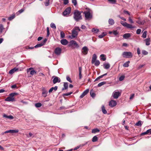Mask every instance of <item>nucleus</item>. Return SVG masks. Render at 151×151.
Wrapping results in <instances>:
<instances>
[{
	"mask_svg": "<svg viewBox=\"0 0 151 151\" xmlns=\"http://www.w3.org/2000/svg\"><path fill=\"white\" fill-rule=\"evenodd\" d=\"M35 106L36 107H40L42 106V104L40 103H37L35 104Z\"/></svg>",
	"mask_w": 151,
	"mask_h": 151,
	"instance_id": "nucleus-38",
	"label": "nucleus"
},
{
	"mask_svg": "<svg viewBox=\"0 0 151 151\" xmlns=\"http://www.w3.org/2000/svg\"><path fill=\"white\" fill-rule=\"evenodd\" d=\"M19 70L18 68H14L11 70L9 72V73L10 74H12L15 72L18 71Z\"/></svg>",
	"mask_w": 151,
	"mask_h": 151,
	"instance_id": "nucleus-13",
	"label": "nucleus"
},
{
	"mask_svg": "<svg viewBox=\"0 0 151 151\" xmlns=\"http://www.w3.org/2000/svg\"><path fill=\"white\" fill-rule=\"evenodd\" d=\"M146 42V45H150V38H147L145 40Z\"/></svg>",
	"mask_w": 151,
	"mask_h": 151,
	"instance_id": "nucleus-24",
	"label": "nucleus"
},
{
	"mask_svg": "<svg viewBox=\"0 0 151 151\" xmlns=\"http://www.w3.org/2000/svg\"><path fill=\"white\" fill-rule=\"evenodd\" d=\"M17 93H12L10 94L9 96L11 97H13V96L17 95Z\"/></svg>",
	"mask_w": 151,
	"mask_h": 151,
	"instance_id": "nucleus-42",
	"label": "nucleus"
},
{
	"mask_svg": "<svg viewBox=\"0 0 151 151\" xmlns=\"http://www.w3.org/2000/svg\"><path fill=\"white\" fill-rule=\"evenodd\" d=\"M72 3L75 6H76L77 4L76 0H72Z\"/></svg>",
	"mask_w": 151,
	"mask_h": 151,
	"instance_id": "nucleus-51",
	"label": "nucleus"
},
{
	"mask_svg": "<svg viewBox=\"0 0 151 151\" xmlns=\"http://www.w3.org/2000/svg\"><path fill=\"white\" fill-rule=\"evenodd\" d=\"M129 21L130 23H134L133 21L130 17H129Z\"/></svg>",
	"mask_w": 151,
	"mask_h": 151,
	"instance_id": "nucleus-58",
	"label": "nucleus"
},
{
	"mask_svg": "<svg viewBox=\"0 0 151 151\" xmlns=\"http://www.w3.org/2000/svg\"><path fill=\"white\" fill-rule=\"evenodd\" d=\"M49 0H46L45 3V5L47 6L49 5Z\"/></svg>",
	"mask_w": 151,
	"mask_h": 151,
	"instance_id": "nucleus-54",
	"label": "nucleus"
},
{
	"mask_svg": "<svg viewBox=\"0 0 151 151\" xmlns=\"http://www.w3.org/2000/svg\"><path fill=\"white\" fill-rule=\"evenodd\" d=\"M95 62V63L94 64L96 66H98L100 63V62L99 60H96Z\"/></svg>",
	"mask_w": 151,
	"mask_h": 151,
	"instance_id": "nucleus-45",
	"label": "nucleus"
},
{
	"mask_svg": "<svg viewBox=\"0 0 151 151\" xmlns=\"http://www.w3.org/2000/svg\"><path fill=\"white\" fill-rule=\"evenodd\" d=\"M78 34V32L75 29H73L72 31V36L74 38L76 37Z\"/></svg>",
	"mask_w": 151,
	"mask_h": 151,
	"instance_id": "nucleus-12",
	"label": "nucleus"
},
{
	"mask_svg": "<svg viewBox=\"0 0 151 151\" xmlns=\"http://www.w3.org/2000/svg\"><path fill=\"white\" fill-rule=\"evenodd\" d=\"M121 24L124 27H126L128 28H135L134 26H133L132 24L127 23L126 22L121 21Z\"/></svg>",
	"mask_w": 151,
	"mask_h": 151,
	"instance_id": "nucleus-3",
	"label": "nucleus"
},
{
	"mask_svg": "<svg viewBox=\"0 0 151 151\" xmlns=\"http://www.w3.org/2000/svg\"><path fill=\"white\" fill-rule=\"evenodd\" d=\"M88 49L86 46H84L82 49V52L84 55H87L88 53Z\"/></svg>",
	"mask_w": 151,
	"mask_h": 151,
	"instance_id": "nucleus-7",
	"label": "nucleus"
},
{
	"mask_svg": "<svg viewBox=\"0 0 151 151\" xmlns=\"http://www.w3.org/2000/svg\"><path fill=\"white\" fill-rule=\"evenodd\" d=\"M131 36V35L129 33H126L123 35V37L125 39H127L129 37Z\"/></svg>",
	"mask_w": 151,
	"mask_h": 151,
	"instance_id": "nucleus-21",
	"label": "nucleus"
},
{
	"mask_svg": "<svg viewBox=\"0 0 151 151\" xmlns=\"http://www.w3.org/2000/svg\"><path fill=\"white\" fill-rule=\"evenodd\" d=\"M75 29L76 30H78V31H80L81 30V29L79 27H75V29Z\"/></svg>",
	"mask_w": 151,
	"mask_h": 151,
	"instance_id": "nucleus-59",
	"label": "nucleus"
},
{
	"mask_svg": "<svg viewBox=\"0 0 151 151\" xmlns=\"http://www.w3.org/2000/svg\"><path fill=\"white\" fill-rule=\"evenodd\" d=\"M110 3L112 4H114L116 3V0H109V1Z\"/></svg>",
	"mask_w": 151,
	"mask_h": 151,
	"instance_id": "nucleus-48",
	"label": "nucleus"
},
{
	"mask_svg": "<svg viewBox=\"0 0 151 151\" xmlns=\"http://www.w3.org/2000/svg\"><path fill=\"white\" fill-rule=\"evenodd\" d=\"M44 45V43H40L39 44H38L36 45L34 47L35 48H37L38 47H40Z\"/></svg>",
	"mask_w": 151,
	"mask_h": 151,
	"instance_id": "nucleus-32",
	"label": "nucleus"
},
{
	"mask_svg": "<svg viewBox=\"0 0 151 151\" xmlns=\"http://www.w3.org/2000/svg\"><path fill=\"white\" fill-rule=\"evenodd\" d=\"M101 110L103 113L104 114H106L107 113V111L105 109V108L104 105H102L101 107Z\"/></svg>",
	"mask_w": 151,
	"mask_h": 151,
	"instance_id": "nucleus-22",
	"label": "nucleus"
},
{
	"mask_svg": "<svg viewBox=\"0 0 151 151\" xmlns=\"http://www.w3.org/2000/svg\"><path fill=\"white\" fill-rule=\"evenodd\" d=\"M90 95L92 97H94L95 96V94L93 92V91L91 90L90 92Z\"/></svg>",
	"mask_w": 151,
	"mask_h": 151,
	"instance_id": "nucleus-41",
	"label": "nucleus"
},
{
	"mask_svg": "<svg viewBox=\"0 0 151 151\" xmlns=\"http://www.w3.org/2000/svg\"><path fill=\"white\" fill-rule=\"evenodd\" d=\"M53 90V87H52L50 89L49 91V93H50L52 92Z\"/></svg>",
	"mask_w": 151,
	"mask_h": 151,
	"instance_id": "nucleus-63",
	"label": "nucleus"
},
{
	"mask_svg": "<svg viewBox=\"0 0 151 151\" xmlns=\"http://www.w3.org/2000/svg\"><path fill=\"white\" fill-rule=\"evenodd\" d=\"M50 27L51 28L54 29H56V27L55 24L53 23H52L50 24Z\"/></svg>",
	"mask_w": 151,
	"mask_h": 151,
	"instance_id": "nucleus-37",
	"label": "nucleus"
},
{
	"mask_svg": "<svg viewBox=\"0 0 151 151\" xmlns=\"http://www.w3.org/2000/svg\"><path fill=\"white\" fill-rule=\"evenodd\" d=\"M98 137H97L96 136H95L93 137L92 138V141L93 142H95L97 141L98 140Z\"/></svg>",
	"mask_w": 151,
	"mask_h": 151,
	"instance_id": "nucleus-34",
	"label": "nucleus"
},
{
	"mask_svg": "<svg viewBox=\"0 0 151 151\" xmlns=\"http://www.w3.org/2000/svg\"><path fill=\"white\" fill-rule=\"evenodd\" d=\"M125 78V76H122L120 77L119 78V80L120 81H123Z\"/></svg>",
	"mask_w": 151,
	"mask_h": 151,
	"instance_id": "nucleus-46",
	"label": "nucleus"
},
{
	"mask_svg": "<svg viewBox=\"0 0 151 151\" xmlns=\"http://www.w3.org/2000/svg\"><path fill=\"white\" fill-rule=\"evenodd\" d=\"M100 131L99 130L96 128L92 129V133H95L97 132H99Z\"/></svg>",
	"mask_w": 151,
	"mask_h": 151,
	"instance_id": "nucleus-28",
	"label": "nucleus"
},
{
	"mask_svg": "<svg viewBox=\"0 0 151 151\" xmlns=\"http://www.w3.org/2000/svg\"><path fill=\"white\" fill-rule=\"evenodd\" d=\"M66 79L68 81H69L70 82L72 83V81L71 80L70 78L68 76H67L66 77Z\"/></svg>",
	"mask_w": 151,
	"mask_h": 151,
	"instance_id": "nucleus-47",
	"label": "nucleus"
},
{
	"mask_svg": "<svg viewBox=\"0 0 151 151\" xmlns=\"http://www.w3.org/2000/svg\"><path fill=\"white\" fill-rule=\"evenodd\" d=\"M87 142H86L84 144H82L80 145H79L78 146H80V148L81 147H83L86 145L87 144Z\"/></svg>",
	"mask_w": 151,
	"mask_h": 151,
	"instance_id": "nucleus-60",
	"label": "nucleus"
},
{
	"mask_svg": "<svg viewBox=\"0 0 151 151\" xmlns=\"http://www.w3.org/2000/svg\"><path fill=\"white\" fill-rule=\"evenodd\" d=\"M135 125L137 126H141L142 125L141 121H139L137 122L135 124Z\"/></svg>",
	"mask_w": 151,
	"mask_h": 151,
	"instance_id": "nucleus-43",
	"label": "nucleus"
},
{
	"mask_svg": "<svg viewBox=\"0 0 151 151\" xmlns=\"http://www.w3.org/2000/svg\"><path fill=\"white\" fill-rule=\"evenodd\" d=\"M60 78L58 77L55 76L53 79V82L54 84H55L57 82H60Z\"/></svg>",
	"mask_w": 151,
	"mask_h": 151,
	"instance_id": "nucleus-11",
	"label": "nucleus"
},
{
	"mask_svg": "<svg viewBox=\"0 0 151 151\" xmlns=\"http://www.w3.org/2000/svg\"><path fill=\"white\" fill-rule=\"evenodd\" d=\"M10 133H17L19 132L18 129H12L10 130Z\"/></svg>",
	"mask_w": 151,
	"mask_h": 151,
	"instance_id": "nucleus-30",
	"label": "nucleus"
},
{
	"mask_svg": "<svg viewBox=\"0 0 151 151\" xmlns=\"http://www.w3.org/2000/svg\"><path fill=\"white\" fill-rule=\"evenodd\" d=\"M4 29L3 25L2 24H0V32L2 33Z\"/></svg>",
	"mask_w": 151,
	"mask_h": 151,
	"instance_id": "nucleus-29",
	"label": "nucleus"
},
{
	"mask_svg": "<svg viewBox=\"0 0 151 151\" xmlns=\"http://www.w3.org/2000/svg\"><path fill=\"white\" fill-rule=\"evenodd\" d=\"M48 91L45 89H43L42 91V95L43 96L45 97L47 96Z\"/></svg>",
	"mask_w": 151,
	"mask_h": 151,
	"instance_id": "nucleus-14",
	"label": "nucleus"
},
{
	"mask_svg": "<svg viewBox=\"0 0 151 151\" xmlns=\"http://www.w3.org/2000/svg\"><path fill=\"white\" fill-rule=\"evenodd\" d=\"M101 57V59L103 61H105L106 60V58L105 57V55L104 54H101L100 55Z\"/></svg>",
	"mask_w": 151,
	"mask_h": 151,
	"instance_id": "nucleus-33",
	"label": "nucleus"
},
{
	"mask_svg": "<svg viewBox=\"0 0 151 151\" xmlns=\"http://www.w3.org/2000/svg\"><path fill=\"white\" fill-rule=\"evenodd\" d=\"M85 95L84 94H83V93L81 94V95L80 96V98H83L84 96H85Z\"/></svg>",
	"mask_w": 151,
	"mask_h": 151,
	"instance_id": "nucleus-64",
	"label": "nucleus"
},
{
	"mask_svg": "<svg viewBox=\"0 0 151 151\" xmlns=\"http://www.w3.org/2000/svg\"><path fill=\"white\" fill-rule=\"evenodd\" d=\"M15 17V15H14L8 17V19L9 20H11Z\"/></svg>",
	"mask_w": 151,
	"mask_h": 151,
	"instance_id": "nucleus-44",
	"label": "nucleus"
},
{
	"mask_svg": "<svg viewBox=\"0 0 151 151\" xmlns=\"http://www.w3.org/2000/svg\"><path fill=\"white\" fill-rule=\"evenodd\" d=\"M121 95V93L119 91H114L112 94V95L114 99H117Z\"/></svg>",
	"mask_w": 151,
	"mask_h": 151,
	"instance_id": "nucleus-5",
	"label": "nucleus"
},
{
	"mask_svg": "<svg viewBox=\"0 0 151 151\" xmlns=\"http://www.w3.org/2000/svg\"><path fill=\"white\" fill-rule=\"evenodd\" d=\"M86 11L83 12V14L85 15L86 19L89 20L92 17V12L91 10L88 8L86 9Z\"/></svg>",
	"mask_w": 151,
	"mask_h": 151,
	"instance_id": "nucleus-1",
	"label": "nucleus"
},
{
	"mask_svg": "<svg viewBox=\"0 0 151 151\" xmlns=\"http://www.w3.org/2000/svg\"><path fill=\"white\" fill-rule=\"evenodd\" d=\"M60 42L63 45H66L68 43V41L66 39L62 40L60 41Z\"/></svg>",
	"mask_w": 151,
	"mask_h": 151,
	"instance_id": "nucleus-17",
	"label": "nucleus"
},
{
	"mask_svg": "<svg viewBox=\"0 0 151 151\" xmlns=\"http://www.w3.org/2000/svg\"><path fill=\"white\" fill-rule=\"evenodd\" d=\"M116 105V102L115 100H111L109 102V105L111 107H114Z\"/></svg>",
	"mask_w": 151,
	"mask_h": 151,
	"instance_id": "nucleus-10",
	"label": "nucleus"
},
{
	"mask_svg": "<svg viewBox=\"0 0 151 151\" xmlns=\"http://www.w3.org/2000/svg\"><path fill=\"white\" fill-rule=\"evenodd\" d=\"M74 18L77 22L82 19L81 13L78 10H76L74 13Z\"/></svg>",
	"mask_w": 151,
	"mask_h": 151,
	"instance_id": "nucleus-2",
	"label": "nucleus"
},
{
	"mask_svg": "<svg viewBox=\"0 0 151 151\" xmlns=\"http://www.w3.org/2000/svg\"><path fill=\"white\" fill-rule=\"evenodd\" d=\"M141 30L140 29H138L136 31V33L137 34H140Z\"/></svg>",
	"mask_w": 151,
	"mask_h": 151,
	"instance_id": "nucleus-57",
	"label": "nucleus"
},
{
	"mask_svg": "<svg viewBox=\"0 0 151 151\" xmlns=\"http://www.w3.org/2000/svg\"><path fill=\"white\" fill-rule=\"evenodd\" d=\"M130 63V61H128L126 62L123 65V66L124 67H127L129 66V63Z\"/></svg>",
	"mask_w": 151,
	"mask_h": 151,
	"instance_id": "nucleus-27",
	"label": "nucleus"
},
{
	"mask_svg": "<svg viewBox=\"0 0 151 151\" xmlns=\"http://www.w3.org/2000/svg\"><path fill=\"white\" fill-rule=\"evenodd\" d=\"M36 71L34 70H32L30 72V74L32 75H34L35 73H36Z\"/></svg>",
	"mask_w": 151,
	"mask_h": 151,
	"instance_id": "nucleus-53",
	"label": "nucleus"
},
{
	"mask_svg": "<svg viewBox=\"0 0 151 151\" xmlns=\"http://www.w3.org/2000/svg\"><path fill=\"white\" fill-rule=\"evenodd\" d=\"M64 88H62V90H63L65 89H66L68 88V84L67 83H64Z\"/></svg>",
	"mask_w": 151,
	"mask_h": 151,
	"instance_id": "nucleus-26",
	"label": "nucleus"
},
{
	"mask_svg": "<svg viewBox=\"0 0 151 151\" xmlns=\"http://www.w3.org/2000/svg\"><path fill=\"white\" fill-rule=\"evenodd\" d=\"M97 58L96 55L95 54H93L92 58V63H93L95 62Z\"/></svg>",
	"mask_w": 151,
	"mask_h": 151,
	"instance_id": "nucleus-18",
	"label": "nucleus"
},
{
	"mask_svg": "<svg viewBox=\"0 0 151 151\" xmlns=\"http://www.w3.org/2000/svg\"><path fill=\"white\" fill-rule=\"evenodd\" d=\"M92 31L95 33H97L99 32V30L97 29L93 28L92 30Z\"/></svg>",
	"mask_w": 151,
	"mask_h": 151,
	"instance_id": "nucleus-36",
	"label": "nucleus"
},
{
	"mask_svg": "<svg viewBox=\"0 0 151 151\" xmlns=\"http://www.w3.org/2000/svg\"><path fill=\"white\" fill-rule=\"evenodd\" d=\"M5 100L6 101H14V99L13 97H11L10 96L7 97Z\"/></svg>",
	"mask_w": 151,
	"mask_h": 151,
	"instance_id": "nucleus-16",
	"label": "nucleus"
},
{
	"mask_svg": "<svg viewBox=\"0 0 151 151\" xmlns=\"http://www.w3.org/2000/svg\"><path fill=\"white\" fill-rule=\"evenodd\" d=\"M61 49L59 47H56L55 50V53L58 55H60L61 53Z\"/></svg>",
	"mask_w": 151,
	"mask_h": 151,
	"instance_id": "nucleus-8",
	"label": "nucleus"
},
{
	"mask_svg": "<svg viewBox=\"0 0 151 151\" xmlns=\"http://www.w3.org/2000/svg\"><path fill=\"white\" fill-rule=\"evenodd\" d=\"M89 91V90L88 89H87L83 92V94H84L86 95L88 93Z\"/></svg>",
	"mask_w": 151,
	"mask_h": 151,
	"instance_id": "nucleus-49",
	"label": "nucleus"
},
{
	"mask_svg": "<svg viewBox=\"0 0 151 151\" xmlns=\"http://www.w3.org/2000/svg\"><path fill=\"white\" fill-rule=\"evenodd\" d=\"M147 32L146 31H145L143 33V35H142V37L143 38H145L147 36Z\"/></svg>",
	"mask_w": 151,
	"mask_h": 151,
	"instance_id": "nucleus-39",
	"label": "nucleus"
},
{
	"mask_svg": "<svg viewBox=\"0 0 151 151\" xmlns=\"http://www.w3.org/2000/svg\"><path fill=\"white\" fill-rule=\"evenodd\" d=\"M106 35V34L104 32H103L101 34L99 35V38H101L104 37Z\"/></svg>",
	"mask_w": 151,
	"mask_h": 151,
	"instance_id": "nucleus-35",
	"label": "nucleus"
},
{
	"mask_svg": "<svg viewBox=\"0 0 151 151\" xmlns=\"http://www.w3.org/2000/svg\"><path fill=\"white\" fill-rule=\"evenodd\" d=\"M71 8L70 7H69L66 8L64 11L63 12V15L64 16H66L69 14L70 12Z\"/></svg>",
	"mask_w": 151,
	"mask_h": 151,
	"instance_id": "nucleus-6",
	"label": "nucleus"
},
{
	"mask_svg": "<svg viewBox=\"0 0 151 151\" xmlns=\"http://www.w3.org/2000/svg\"><path fill=\"white\" fill-rule=\"evenodd\" d=\"M122 55L123 57L127 58H131L133 56L132 53L130 52H124L122 53Z\"/></svg>",
	"mask_w": 151,
	"mask_h": 151,
	"instance_id": "nucleus-4",
	"label": "nucleus"
},
{
	"mask_svg": "<svg viewBox=\"0 0 151 151\" xmlns=\"http://www.w3.org/2000/svg\"><path fill=\"white\" fill-rule=\"evenodd\" d=\"M142 53L144 55H146L148 54V52L145 50H142Z\"/></svg>",
	"mask_w": 151,
	"mask_h": 151,
	"instance_id": "nucleus-50",
	"label": "nucleus"
},
{
	"mask_svg": "<svg viewBox=\"0 0 151 151\" xmlns=\"http://www.w3.org/2000/svg\"><path fill=\"white\" fill-rule=\"evenodd\" d=\"M137 53L139 55L140 54V50L139 48H138L137 49Z\"/></svg>",
	"mask_w": 151,
	"mask_h": 151,
	"instance_id": "nucleus-61",
	"label": "nucleus"
},
{
	"mask_svg": "<svg viewBox=\"0 0 151 151\" xmlns=\"http://www.w3.org/2000/svg\"><path fill=\"white\" fill-rule=\"evenodd\" d=\"M104 68L105 69H108L110 67V65L109 63H104L103 64Z\"/></svg>",
	"mask_w": 151,
	"mask_h": 151,
	"instance_id": "nucleus-15",
	"label": "nucleus"
},
{
	"mask_svg": "<svg viewBox=\"0 0 151 151\" xmlns=\"http://www.w3.org/2000/svg\"><path fill=\"white\" fill-rule=\"evenodd\" d=\"M106 82L105 81H103L101 82L98 84V86L99 87H101L103 86V85L106 84Z\"/></svg>",
	"mask_w": 151,
	"mask_h": 151,
	"instance_id": "nucleus-31",
	"label": "nucleus"
},
{
	"mask_svg": "<svg viewBox=\"0 0 151 151\" xmlns=\"http://www.w3.org/2000/svg\"><path fill=\"white\" fill-rule=\"evenodd\" d=\"M70 45L71 46L74 45V46H75L77 48H78L79 47V45L74 40H71L70 42Z\"/></svg>",
	"mask_w": 151,
	"mask_h": 151,
	"instance_id": "nucleus-9",
	"label": "nucleus"
},
{
	"mask_svg": "<svg viewBox=\"0 0 151 151\" xmlns=\"http://www.w3.org/2000/svg\"><path fill=\"white\" fill-rule=\"evenodd\" d=\"M82 68L80 67L79 68V78L81 79L82 78V75L81 74Z\"/></svg>",
	"mask_w": 151,
	"mask_h": 151,
	"instance_id": "nucleus-20",
	"label": "nucleus"
},
{
	"mask_svg": "<svg viewBox=\"0 0 151 151\" xmlns=\"http://www.w3.org/2000/svg\"><path fill=\"white\" fill-rule=\"evenodd\" d=\"M136 22L139 24L142 25L144 24L145 22V20H141L139 19L138 20L136 21Z\"/></svg>",
	"mask_w": 151,
	"mask_h": 151,
	"instance_id": "nucleus-19",
	"label": "nucleus"
},
{
	"mask_svg": "<svg viewBox=\"0 0 151 151\" xmlns=\"http://www.w3.org/2000/svg\"><path fill=\"white\" fill-rule=\"evenodd\" d=\"M72 93V92H70L69 93H64L63 94V95L64 96H68L70 95Z\"/></svg>",
	"mask_w": 151,
	"mask_h": 151,
	"instance_id": "nucleus-55",
	"label": "nucleus"
},
{
	"mask_svg": "<svg viewBox=\"0 0 151 151\" xmlns=\"http://www.w3.org/2000/svg\"><path fill=\"white\" fill-rule=\"evenodd\" d=\"M65 36V34L64 32L62 31L60 32V37L61 38H64Z\"/></svg>",
	"mask_w": 151,
	"mask_h": 151,
	"instance_id": "nucleus-40",
	"label": "nucleus"
},
{
	"mask_svg": "<svg viewBox=\"0 0 151 151\" xmlns=\"http://www.w3.org/2000/svg\"><path fill=\"white\" fill-rule=\"evenodd\" d=\"M134 94H132V95H131V96H130V99H132L133 98V97H134Z\"/></svg>",
	"mask_w": 151,
	"mask_h": 151,
	"instance_id": "nucleus-62",
	"label": "nucleus"
},
{
	"mask_svg": "<svg viewBox=\"0 0 151 151\" xmlns=\"http://www.w3.org/2000/svg\"><path fill=\"white\" fill-rule=\"evenodd\" d=\"M3 117L10 119H13L14 118V117L12 116H7L5 114H4Z\"/></svg>",
	"mask_w": 151,
	"mask_h": 151,
	"instance_id": "nucleus-23",
	"label": "nucleus"
},
{
	"mask_svg": "<svg viewBox=\"0 0 151 151\" xmlns=\"http://www.w3.org/2000/svg\"><path fill=\"white\" fill-rule=\"evenodd\" d=\"M109 23L111 25H113L114 23V22L113 19H109Z\"/></svg>",
	"mask_w": 151,
	"mask_h": 151,
	"instance_id": "nucleus-25",
	"label": "nucleus"
},
{
	"mask_svg": "<svg viewBox=\"0 0 151 151\" xmlns=\"http://www.w3.org/2000/svg\"><path fill=\"white\" fill-rule=\"evenodd\" d=\"M47 36L48 37L50 35V31L49 28L48 27H47Z\"/></svg>",
	"mask_w": 151,
	"mask_h": 151,
	"instance_id": "nucleus-52",
	"label": "nucleus"
},
{
	"mask_svg": "<svg viewBox=\"0 0 151 151\" xmlns=\"http://www.w3.org/2000/svg\"><path fill=\"white\" fill-rule=\"evenodd\" d=\"M113 33L114 35H116L118 34V32L116 30H114L113 31Z\"/></svg>",
	"mask_w": 151,
	"mask_h": 151,
	"instance_id": "nucleus-56",
	"label": "nucleus"
}]
</instances>
